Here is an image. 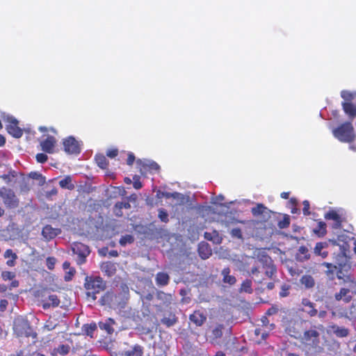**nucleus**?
<instances>
[{
	"instance_id": "obj_1",
	"label": "nucleus",
	"mask_w": 356,
	"mask_h": 356,
	"mask_svg": "<svg viewBox=\"0 0 356 356\" xmlns=\"http://www.w3.org/2000/svg\"><path fill=\"white\" fill-rule=\"evenodd\" d=\"M106 287V282L100 276H86L84 280V288L86 296L92 300L97 299V294L104 291Z\"/></svg>"
},
{
	"instance_id": "obj_2",
	"label": "nucleus",
	"mask_w": 356,
	"mask_h": 356,
	"mask_svg": "<svg viewBox=\"0 0 356 356\" xmlns=\"http://www.w3.org/2000/svg\"><path fill=\"white\" fill-rule=\"evenodd\" d=\"M295 339H299L302 343L311 348H316L320 343V333L314 325L302 334L299 331H293L291 334Z\"/></svg>"
},
{
	"instance_id": "obj_3",
	"label": "nucleus",
	"mask_w": 356,
	"mask_h": 356,
	"mask_svg": "<svg viewBox=\"0 0 356 356\" xmlns=\"http://www.w3.org/2000/svg\"><path fill=\"white\" fill-rule=\"evenodd\" d=\"M334 136L342 143H350L355 140V134L351 121H346L332 130Z\"/></svg>"
},
{
	"instance_id": "obj_4",
	"label": "nucleus",
	"mask_w": 356,
	"mask_h": 356,
	"mask_svg": "<svg viewBox=\"0 0 356 356\" xmlns=\"http://www.w3.org/2000/svg\"><path fill=\"white\" fill-rule=\"evenodd\" d=\"M101 305L108 306L111 309L124 308L125 302L123 300L122 293H115L113 291H106L99 300Z\"/></svg>"
},
{
	"instance_id": "obj_5",
	"label": "nucleus",
	"mask_w": 356,
	"mask_h": 356,
	"mask_svg": "<svg viewBox=\"0 0 356 356\" xmlns=\"http://www.w3.org/2000/svg\"><path fill=\"white\" fill-rule=\"evenodd\" d=\"M0 199L5 208L8 210H14L19 206V199L15 191L5 186L0 188Z\"/></svg>"
},
{
	"instance_id": "obj_6",
	"label": "nucleus",
	"mask_w": 356,
	"mask_h": 356,
	"mask_svg": "<svg viewBox=\"0 0 356 356\" xmlns=\"http://www.w3.org/2000/svg\"><path fill=\"white\" fill-rule=\"evenodd\" d=\"M347 252H348V244L343 245L340 247V252L337 254H334V258L335 263L337 265V270H336V277L339 280L343 278L342 271L346 266L348 261Z\"/></svg>"
},
{
	"instance_id": "obj_7",
	"label": "nucleus",
	"mask_w": 356,
	"mask_h": 356,
	"mask_svg": "<svg viewBox=\"0 0 356 356\" xmlns=\"http://www.w3.org/2000/svg\"><path fill=\"white\" fill-rule=\"evenodd\" d=\"M72 250L74 254L77 255L76 263L78 265L84 264L90 252L89 247L81 242H74L72 245Z\"/></svg>"
},
{
	"instance_id": "obj_8",
	"label": "nucleus",
	"mask_w": 356,
	"mask_h": 356,
	"mask_svg": "<svg viewBox=\"0 0 356 356\" xmlns=\"http://www.w3.org/2000/svg\"><path fill=\"white\" fill-rule=\"evenodd\" d=\"M111 356H143V348L136 344L131 346L129 349L120 351L116 350L113 346L108 348Z\"/></svg>"
},
{
	"instance_id": "obj_9",
	"label": "nucleus",
	"mask_w": 356,
	"mask_h": 356,
	"mask_svg": "<svg viewBox=\"0 0 356 356\" xmlns=\"http://www.w3.org/2000/svg\"><path fill=\"white\" fill-rule=\"evenodd\" d=\"M64 151L68 154H79L81 152V145L73 136H69L63 140Z\"/></svg>"
},
{
	"instance_id": "obj_10",
	"label": "nucleus",
	"mask_w": 356,
	"mask_h": 356,
	"mask_svg": "<svg viewBox=\"0 0 356 356\" xmlns=\"http://www.w3.org/2000/svg\"><path fill=\"white\" fill-rule=\"evenodd\" d=\"M259 261L262 264V268L264 270L266 276L272 279L277 273V268L273 259L268 255H263Z\"/></svg>"
},
{
	"instance_id": "obj_11",
	"label": "nucleus",
	"mask_w": 356,
	"mask_h": 356,
	"mask_svg": "<svg viewBox=\"0 0 356 356\" xmlns=\"http://www.w3.org/2000/svg\"><path fill=\"white\" fill-rule=\"evenodd\" d=\"M6 129L8 133L16 138L22 137L23 130L18 126V121L13 117H8Z\"/></svg>"
},
{
	"instance_id": "obj_12",
	"label": "nucleus",
	"mask_w": 356,
	"mask_h": 356,
	"mask_svg": "<svg viewBox=\"0 0 356 356\" xmlns=\"http://www.w3.org/2000/svg\"><path fill=\"white\" fill-rule=\"evenodd\" d=\"M299 311L305 313L309 317H314L318 314L316 304L308 298H302Z\"/></svg>"
},
{
	"instance_id": "obj_13",
	"label": "nucleus",
	"mask_w": 356,
	"mask_h": 356,
	"mask_svg": "<svg viewBox=\"0 0 356 356\" xmlns=\"http://www.w3.org/2000/svg\"><path fill=\"white\" fill-rule=\"evenodd\" d=\"M42 298L41 303L44 309H48L50 307H57L60 303L58 296L55 294L49 295L47 298L44 297V295H42Z\"/></svg>"
},
{
	"instance_id": "obj_14",
	"label": "nucleus",
	"mask_w": 356,
	"mask_h": 356,
	"mask_svg": "<svg viewBox=\"0 0 356 356\" xmlns=\"http://www.w3.org/2000/svg\"><path fill=\"white\" fill-rule=\"evenodd\" d=\"M57 140L54 136H48L46 139L40 142V146L42 149L48 154H53Z\"/></svg>"
},
{
	"instance_id": "obj_15",
	"label": "nucleus",
	"mask_w": 356,
	"mask_h": 356,
	"mask_svg": "<svg viewBox=\"0 0 356 356\" xmlns=\"http://www.w3.org/2000/svg\"><path fill=\"white\" fill-rule=\"evenodd\" d=\"M156 297L160 301L159 307H168L172 302L173 298L171 293H167L162 291H158Z\"/></svg>"
},
{
	"instance_id": "obj_16",
	"label": "nucleus",
	"mask_w": 356,
	"mask_h": 356,
	"mask_svg": "<svg viewBox=\"0 0 356 356\" xmlns=\"http://www.w3.org/2000/svg\"><path fill=\"white\" fill-rule=\"evenodd\" d=\"M60 232V229L54 228L51 225H47L42 228V235L46 241H49L57 236Z\"/></svg>"
},
{
	"instance_id": "obj_17",
	"label": "nucleus",
	"mask_w": 356,
	"mask_h": 356,
	"mask_svg": "<svg viewBox=\"0 0 356 356\" xmlns=\"http://www.w3.org/2000/svg\"><path fill=\"white\" fill-rule=\"evenodd\" d=\"M189 320L196 326H202L207 321V316L200 310H195L190 314Z\"/></svg>"
},
{
	"instance_id": "obj_18",
	"label": "nucleus",
	"mask_w": 356,
	"mask_h": 356,
	"mask_svg": "<svg viewBox=\"0 0 356 356\" xmlns=\"http://www.w3.org/2000/svg\"><path fill=\"white\" fill-rule=\"evenodd\" d=\"M334 298L337 301L343 300L345 303H348L352 300L353 296L349 289L341 288L334 294Z\"/></svg>"
},
{
	"instance_id": "obj_19",
	"label": "nucleus",
	"mask_w": 356,
	"mask_h": 356,
	"mask_svg": "<svg viewBox=\"0 0 356 356\" xmlns=\"http://www.w3.org/2000/svg\"><path fill=\"white\" fill-rule=\"evenodd\" d=\"M199 256L202 259H207L212 254V250L210 245L207 242H201L197 248Z\"/></svg>"
},
{
	"instance_id": "obj_20",
	"label": "nucleus",
	"mask_w": 356,
	"mask_h": 356,
	"mask_svg": "<svg viewBox=\"0 0 356 356\" xmlns=\"http://www.w3.org/2000/svg\"><path fill=\"white\" fill-rule=\"evenodd\" d=\"M100 269L108 277L114 275L117 270L115 264L110 261L102 262L100 264Z\"/></svg>"
},
{
	"instance_id": "obj_21",
	"label": "nucleus",
	"mask_w": 356,
	"mask_h": 356,
	"mask_svg": "<svg viewBox=\"0 0 356 356\" xmlns=\"http://www.w3.org/2000/svg\"><path fill=\"white\" fill-rule=\"evenodd\" d=\"M341 106L345 114L348 115L350 121L352 122L356 117V104H354L353 102H342Z\"/></svg>"
},
{
	"instance_id": "obj_22",
	"label": "nucleus",
	"mask_w": 356,
	"mask_h": 356,
	"mask_svg": "<svg viewBox=\"0 0 356 356\" xmlns=\"http://www.w3.org/2000/svg\"><path fill=\"white\" fill-rule=\"evenodd\" d=\"M157 197H165L166 199L173 198V199L177 200L179 201V205L184 204V200H185L184 196L178 192H173V193L161 192V193L159 191V193H157Z\"/></svg>"
},
{
	"instance_id": "obj_23",
	"label": "nucleus",
	"mask_w": 356,
	"mask_h": 356,
	"mask_svg": "<svg viewBox=\"0 0 356 356\" xmlns=\"http://www.w3.org/2000/svg\"><path fill=\"white\" fill-rule=\"evenodd\" d=\"M328 247L327 242H318L314 248V252L316 255L321 257L323 259L327 257L329 252L325 250Z\"/></svg>"
},
{
	"instance_id": "obj_24",
	"label": "nucleus",
	"mask_w": 356,
	"mask_h": 356,
	"mask_svg": "<svg viewBox=\"0 0 356 356\" xmlns=\"http://www.w3.org/2000/svg\"><path fill=\"white\" fill-rule=\"evenodd\" d=\"M71 350V347L68 344H60L58 347H55L51 350V355L52 356H65Z\"/></svg>"
},
{
	"instance_id": "obj_25",
	"label": "nucleus",
	"mask_w": 356,
	"mask_h": 356,
	"mask_svg": "<svg viewBox=\"0 0 356 356\" xmlns=\"http://www.w3.org/2000/svg\"><path fill=\"white\" fill-rule=\"evenodd\" d=\"M321 265L327 268V270L325 271L327 277L330 280L333 281L336 277V270H337V264H333L332 263L323 262Z\"/></svg>"
},
{
	"instance_id": "obj_26",
	"label": "nucleus",
	"mask_w": 356,
	"mask_h": 356,
	"mask_svg": "<svg viewBox=\"0 0 356 356\" xmlns=\"http://www.w3.org/2000/svg\"><path fill=\"white\" fill-rule=\"evenodd\" d=\"M115 323L113 318H108L104 322H99L101 330L106 331L108 334H112L114 332L113 325Z\"/></svg>"
},
{
	"instance_id": "obj_27",
	"label": "nucleus",
	"mask_w": 356,
	"mask_h": 356,
	"mask_svg": "<svg viewBox=\"0 0 356 356\" xmlns=\"http://www.w3.org/2000/svg\"><path fill=\"white\" fill-rule=\"evenodd\" d=\"M329 329L332 331L333 334L339 338L346 337L349 334L348 329L344 327H339L337 325H331L329 326Z\"/></svg>"
},
{
	"instance_id": "obj_28",
	"label": "nucleus",
	"mask_w": 356,
	"mask_h": 356,
	"mask_svg": "<svg viewBox=\"0 0 356 356\" xmlns=\"http://www.w3.org/2000/svg\"><path fill=\"white\" fill-rule=\"evenodd\" d=\"M156 284L159 286H164L168 284L170 282V276L164 272H159L155 277Z\"/></svg>"
},
{
	"instance_id": "obj_29",
	"label": "nucleus",
	"mask_w": 356,
	"mask_h": 356,
	"mask_svg": "<svg viewBox=\"0 0 356 356\" xmlns=\"http://www.w3.org/2000/svg\"><path fill=\"white\" fill-rule=\"evenodd\" d=\"M325 218L327 220H334L335 222V228H339L341 225V216L337 211L334 210L329 211L327 213H326L325 214Z\"/></svg>"
},
{
	"instance_id": "obj_30",
	"label": "nucleus",
	"mask_w": 356,
	"mask_h": 356,
	"mask_svg": "<svg viewBox=\"0 0 356 356\" xmlns=\"http://www.w3.org/2000/svg\"><path fill=\"white\" fill-rule=\"evenodd\" d=\"M59 186L61 188L72 191L75 188V185L72 181L70 175H66L63 179L59 181Z\"/></svg>"
},
{
	"instance_id": "obj_31",
	"label": "nucleus",
	"mask_w": 356,
	"mask_h": 356,
	"mask_svg": "<svg viewBox=\"0 0 356 356\" xmlns=\"http://www.w3.org/2000/svg\"><path fill=\"white\" fill-rule=\"evenodd\" d=\"M204 237L207 241H212L216 244L221 243L222 240V237L220 236L218 232L216 230H213L211 232H204Z\"/></svg>"
},
{
	"instance_id": "obj_32",
	"label": "nucleus",
	"mask_w": 356,
	"mask_h": 356,
	"mask_svg": "<svg viewBox=\"0 0 356 356\" xmlns=\"http://www.w3.org/2000/svg\"><path fill=\"white\" fill-rule=\"evenodd\" d=\"M230 268L229 267L224 268L222 270V275L223 276L222 281L224 283H227L233 285L236 283V279L234 276L230 275Z\"/></svg>"
},
{
	"instance_id": "obj_33",
	"label": "nucleus",
	"mask_w": 356,
	"mask_h": 356,
	"mask_svg": "<svg viewBox=\"0 0 356 356\" xmlns=\"http://www.w3.org/2000/svg\"><path fill=\"white\" fill-rule=\"evenodd\" d=\"M178 321V318L174 313L170 312L168 316H165L161 318V322L167 327H170L175 325Z\"/></svg>"
},
{
	"instance_id": "obj_34",
	"label": "nucleus",
	"mask_w": 356,
	"mask_h": 356,
	"mask_svg": "<svg viewBox=\"0 0 356 356\" xmlns=\"http://www.w3.org/2000/svg\"><path fill=\"white\" fill-rule=\"evenodd\" d=\"M251 212L254 216L257 217L261 215L265 216V214H267L270 211L263 204L259 203L256 207L251 209Z\"/></svg>"
},
{
	"instance_id": "obj_35",
	"label": "nucleus",
	"mask_w": 356,
	"mask_h": 356,
	"mask_svg": "<svg viewBox=\"0 0 356 356\" xmlns=\"http://www.w3.org/2000/svg\"><path fill=\"white\" fill-rule=\"evenodd\" d=\"M97 165L102 169H106L108 166V161L104 154H98L95 156Z\"/></svg>"
},
{
	"instance_id": "obj_36",
	"label": "nucleus",
	"mask_w": 356,
	"mask_h": 356,
	"mask_svg": "<svg viewBox=\"0 0 356 356\" xmlns=\"http://www.w3.org/2000/svg\"><path fill=\"white\" fill-rule=\"evenodd\" d=\"M300 282L306 288H312L315 285L314 279L312 275H305L300 279Z\"/></svg>"
},
{
	"instance_id": "obj_37",
	"label": "nucleus",
	"mask_w": 356,
	"mask_h": 356,
	"mask_svg": "<svg viewBox=\"0 0 356 356\" xmlns=\"http://www.w3.org/2000/svg\"><path fill=\"white\" fill-rule=\"evenodd\" d=\"M224 325L222 324L217 325L211 331V338L213 340H217L222 337V330Z\"/></svg>"
},
{
	"instance_id": "obj_38",
	"label": "nucleus",
	"mask_w": 356,
	"mask_h": 356,
	"mask_svg": "<svg viewBox=\"0 0 356 356\" xmlns=\"http://www.w3.org/2000/svg\"><path fill=\"white\" fill-rule=\"evenodd\" d=\"M341 97L344 100L343 102H352L356 97V92L342 90L341 92Z\"/></svg>"
},
{
	"instance_id": "obj_39",
	"label": "nucleus",
	"mask_w": 356,
	"mask_h": 356,
	"mask_svg": "<svg viewBox=\"0 0 356 356\" xmlns=\"http://www.w3.org/2000/svg\"><path fill=\"white\" fill-rule=\"evenodd\" d=\"M97 330V325L95 323L90 324H84L82 327L83 332L88 336L92 337L93 332Z\"/></svg>"
},
{
	"instance_id": "obj_40",
	"label": "nucleus",
	"mask_w": 356,
	"mask_h": 356,
	"mask_svg": "<svg viewBox=\"0 0 356 356\" xmlns=\"http://www.w3.org/2000/svg\"><path fill=\"white\" fill-rule=\"evenodd\" d=\"M326 227L325 222L319 221L314 231L318 236H324L327 233Z\"/></svg>"
},
{
	"instance_id": "obj_41",
	"label": "nucleus",
	"mask_w": 356,
	"mask_h": 356,
	"mask_svg": "<svg viewBox=\"0 0 356 356\" xmlns=\"http://www.w3.org/2000/svg\"><path fill=\"white\" fill-rule=\"evenodd\" d=\"M240 291L249 294L252 293L253 292L252 288V281L248 279L244 280L241 285Z\"/></svg>"
},
{
	"instance_id": "obj_42",
	"label": "nucleus",
	"mask_w": 356,
	"mask_h": 356,
	"mask_svg": "<svg viewBox=\"0 0 356 356\" xmlns=\"http://www.w3.org/2000/svg\"><path fill=\"white\" fill-rule=\"evenodd\" d=\"M298 254H300V260L301 261H307L310 259V254L309 252V250L305 245H302L299 248Z\"/></svg>"
},
{
	"instance_id": "obj_43",
	"label": "nucleus",
	"mask_w": 356,
	"mask_h": 356,
	"mask_svg": "<svg viewBox=\"0 0 356 356\" xmlns=\"http://www.w3.org/2000/svg\"><path fill=\"white\" fill-rule=\"evenodd\" d=\"M134 238L132 235L126 234L124 236H122L120 238V239L119 241V243L122 246H125L128 243L131 244V243H134Z\"/></svg>"
},
{
	"instance_id": "obj_44",
	"label": "nucleus",
	"mask_w": 356,
	"mask_h": 356,
	"mask_svg": "<svg viewBox=\"0 0 356 356\" xmlns=\"http://www.w3.org/2000/svg\"><path fill=\"white\" fill-rule=\"evenodd\" d=\"M158 217L163 222L167 223L169 222L168 213L164 209L161 208L159 209Z\"/></svg>"
},
{
	"instance_id": "obj_45",
	"label": "nucleus",
	"mask_w": 356,
	"mask_h": 356,
	"mask_svg": "<svg viewBox=\"0 0 356 356\" xmlns=\"http://www.w3.org/2000/svg\"><path fill=\"white\" fill-rule=\"evenodd\" d=\"M251 274L253 275L255 282L258 284H261L263 282V279L260 278V271L257 267L252 268Z\"/></svg>"
},
{
	"instance_id": "obj_46",
	"label": "nucleus",
	"mask_w": 356,
	"mask_h": 356,
	"mask_svg": "<svg viewBox=\"0 0 356 356\" xmlns=\"http://www.w3.org/2000/svg\"><path fill=\"white\" fill-rule=\"evenodd\" d=\"M290 225V218L288 215H285L282 220H280L277 223L279 228L284 229L289 226Z\"/></svg>"
},
{
	"instance_id": "obj_47",
	"label": "nucleus",
	"mask_w": 356,
	"mask_h": 356,
	"mask_svg": "<svg viewBox=\"0 0 356 356\" xmlns=\"http://www.w3.org/2000/svg\"><path fill=\"white\" fill-rule=\"evenodd\" d=\"M56 259L53 257H48L46 259V265L49 270H54L55 267Z\"/></svg>"
},
{
	"instance_id": "obj_48",
	"label": "nucleus",
	"mask_w": 356,
	"mask_h": 356,
	"mask_svg": "<svg viewBox=\"0 0 356 356\" xmlns=\"http://www.w3.org/2000/svg\"><path fill=\"white\" fill-rule=\"evenodd\" d=\"M134 182L133 186L135 189H140L143 187V184L140 181V178L138 175H134L133 177Z\"/></svg>"
},
{
	"instance_id": "obj_49",
	"label": "nucleus",
	"mask_w": 356,
	"mask_h": 356,
	"mask_svg": "<svg viewBox=\"0 0 356 356\" xmlns=\"http://www.w3.org/2000/svg\"><path fill=\"white\" fill-rule=\"evenodd\" d=\"M1 277L5 281L11 280L15 277V275L14 273L6 270L1 273Z\"/></svg>"
},
{
	"instance_id": "obj_50",
	"label": "nucleus",
	"mask_w": 356,
	"mask_h": 356,
	"mask_svg": "<svg viewBox=\"0 0 356 356\" xmlns=\"http://www.w3.org/2000/svg\"><path fill=\"white\" fill-rule=\"evenodd\" d=\"M231 235L232 237L237 238L239 239L243 238L241 229L238 227L234 228L231 231Z\"/></svg>"
},
{
	"instance_id": "obj_51",
	"label": "nucleus",
	"mask_w": 356,
	"mask_h": 356,
	"mask_svg": "<svg viewBox=\"0 0 356 356\" xmlns=\"http://www.w3.org/2000/svg\"><path fill=\"white\" fill-rule=\"evenodd\" d=\"M36 161L40 163H44L48 160V156L46 154L38 153L35 156Z\"/></svg>"
},
{
	"instance_id": "obj_52",
	"label": "nucleus",
	"mask_w": 356,
	"mask_h": 356,
	"mask_svg": "<svg viewBox=\"0 0 356 356\" xmlns=\"http://www.w3.org/2000/svg\"><path fill=\"white\" fill-rule=\"evenodd\" d=\"M303 208H302V213L305 216H309L310 215V205L308 200H304L302 202Z\"/></svg>"
},
{
	"instance_id": "obj_53",
	"label": "nucleus",
	"mask_w": 356,
	"mask_h": 356,
	"mask_svg": "<svg viewBox=\"0 0 356 356\" xmlns=\"http://www.w3.org/2000/svg\"><path fill=\"white\" fill-rule=\"evenodd\" d=\"M29 177L33 179H40L42 181V183L44 182V178L42 176V175L37 172H31L29 173Z\"/></svg>"
},
{
	"instance_id": "obj_54",
	"label": "nucleus",
	"mask_w": 356,
	"mask_h": 356,
	"mask_svg": "<svg viewBox=\"0 0 356 356\" xmlns=\"http://www.w3.org/2000/svg\"><path fill=\"white\" fill-rule=\"evenodd\" d=\"M116 203H117L118 207H119L121 209H129L131 208V204L127 200L124 202H118Z\"/></svg>"
},
{
	"instance_id": "obj_55",
	"label": "nucleus",
	"mask_w": 356,
	"mask_h": 356,
	"mask_svg": "<svg viewBox=\"0 0 356 356\" xmlns=\"http://www.w3.org/2000/svg\"><path fill=\"white\" fill-rule=\"evenodd\" d=\"M75 273H76V270L74 268H70V270L65 275V280L70 281L72 280V277L74 275Z\"/></svg>"
},
{
	"instance_id": "obj_56",
	"label": "nucleus",
	"mask_w": 356,
	"mask_h": 356,
	"mask_svg": "<svg viewBox=\"0 0 356 356\" xmlns=\"http://www.w3.org/2000/svg\"><path fill=\"white\" fill-rule=\"evenodd\" d=\"M122 209L118 207L117 203L114 205L113 212L115 215L118 217H122L123 216Z\"/></svg>"
},
{
	"instance_id": "obj_57",
	"label": "nucleus",
	"mask_w": 356,
	"mask_h": 356,
	"mask_svg": "<svg viewBox=\"0 0 356 356\" xmlns=\"http://www.w3.org/2000/svg\"><path fill=\"white\" fill-rule=\"evenodd\" d=\"M118 154V150L117 149H111L106 152V156L110 158H114Z\"/></svg>"
},
{
	"instance_id": "obj_58",
	"label": "nucleus",
	"mask_w": 356,
	"mask_h": 356,
	"mask_svg": "<svg viewBox=\"0 0 356 356\" xmlns=\"http://www.w3.org/2000/svg\"><path fill=\"white\" fill-rule=\"evenodd\" d=\"M289 286L286 285H283L282 286V291L280 293V296L281 297H286L289 295Z\"/></svg>"
},
{
	"instance_id": "obj_59",
	"label": "nucleus",
	"mask_w": 356,
	"mask_h": 356,
	"mask_svg": "<svg viewBox=\"0 0 356 356\" xmlns=\"http://www.w3.org/2000/svg\"><path fill=\"white\" fill-rule=\"evenodd\" d=\"M135 161V156L133 153L130 152L128 154L127 164L129 165H132Z\"/></svg>"
},
{
	"instance_id": "obj_60",
	"label": "nucleus",
	"mask_w": 356,
	"mask_h": 356,
	"mask_svg": "<svg viewBox=\"0 0 356 356\" xmlns=\"http://www.w3.org/2000/svg\"><path fill=\"white\" fill-rule=\"evenodd\" d=\"M4 257L6 258V257H11L12 258H13V259H17V255L15 253H14L13 252V250L11 249H8L7 250L5 253H4Z\"/></svg>"
},
{
	"instance_id": "obj_61",
	"label": "nucleus",
	"mask_w": 356,
	"mask_h": 356,
	"mask_svg": "<svg viewBox=\"0 0 356 356\" xmlns=\"http://www.w3.org/2000/svg\"><path fill=\"white\" fill-rule=\"evenodd\" d=\"M278 312V308L277 307H270L266 312V315L271 316L276 314Z\"/></svg>"
},
{
	"instance_id": "obj_62",
	"label": "nucleus",
	"mask_w": 356,
	"mask_h": 356,
	"mask_svg": "<svg viewBox=\"0 0 356 356\" xmlns=\"http://www.w3.org/2000/svg\"><path fill=\"white\" fill-rule=\"evenodd\" d=\"M8 305V300L6 299L1 300L0 301V308L2 311H4Z\"/></svg>"
},
{
	"instance_id": "obj_63",
	"label": "nucleus",
	"mask_w": 356,
	"mask_h": 356,
	"mask_svg": "<svg viewBox=\"0 0 356 356\" xmlns=\"http://www.w3.org/2000/svg\"><path fill=\"white\" fill-rule=\"evenodd\" d=\"M58 194V190L56 188H53L51 190L47 191V196L51 197L53 195H56Z\"/></svg>"
},
{
	"instance_id": "obj_64",
	"label": "nucleus",
	"mask_w": 356,
	"mask_h": 356,
	"mask_svg": "<svg viewBox=\"0 0 356 356\" xmlns=\"http://www.w3.org/2000/svg\"><path fill=\"white\" fill-rule=\"evenodd\" d=\"M15 331L17 332L18 335H25L26 337H29L31 335L30 332L25 330L24 332L18 330V325L15 327Z\"/></svg>"
}]
</instances>
